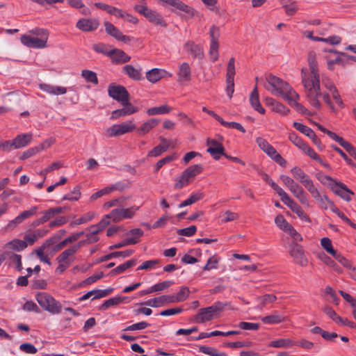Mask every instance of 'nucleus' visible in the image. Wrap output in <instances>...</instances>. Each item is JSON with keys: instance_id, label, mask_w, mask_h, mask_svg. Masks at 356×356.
<instances>
[{"instance_id": "nucleus-1", "label": "nucleus", "mask_w": 356, "mask_h": 356, "mask_svg": "<svg viewBox=\"0 0 356 356\" xmlns=\"http://www.w3.org/2000/svg\"><path fill=\"white\" fill-rule=\"evenodd\" d=\"M308 64L310 74H307L304 69L302 70L301 74L302 82L306 90L307 97L310 104L313 107L320 109L321 108V104L318 97L321 96L330 111L337 113V108L334 103L330 101L329 94L321 92L320 78L317 62L316 60V54L313 51L309 52L308 55Z\"/></svg>"}, {"instance_id": "nucleus-2", "label": "nucleus", "mask_w": 356, "mask_h": 356, "mask_svg": "<svg viewBox=\"0 0 356 356\" xmlns=\"http://www.w3.org/2000/svg\"><path fill=\"white\" fill-rule=\"evenodd\" d=\"M266 80L267 84L264 87L273 95L281 96L285 100L295 91L288 83L272 74L268 75Z\"/></svg>"}, {"instance_id": "nucleus-3", "label": "nucleus", "mask_w": 356, "mask_h": 356, "mask_svg": "<svg viewBox=\"0 0 356 356\" xmlns=\"http://www.w3.org/2000/svg\"><path fill=\"white\" fill-rule=\"evenodd\" d=\"M227 305V302L218 301L210 307L202 308L198 314L194 316V321L198 323L210 321L215 318L218 313L224 309Z\"/></svg>"}, {"instance_id": "nucleus-4", "label": "nucleus", "mask_w": 356, "mask_h": 356, "mask_svg": "<svg viewBox=\"0 0 356 356\" xmlns=\"http://www.w3.org/2000/svg\"><path fill=\"white\" fill-rule=\"evenodd\" d=\"M202 170L203 166L201 164L193 165L185 169L181 175L176 178L175 189L179 190L188 186L197 175L202 172Z\"/></svg>"}, {"instance_id": "nucleus-5", "label": "nucleus", "mask_w": 356, "mask_h": 356, "mask_svg": "<svg viewBox=\"0 0 356 356\" xmlns=\"http://www.w3.org/2000/svg\"><path fill=\"white\" fill-rule=\"evenodd\" d=\"M134 9L146 17L150 23L163 27L167 26V24L163 20L161 15L156 10L150 9L145 0H142V3L140 4L135 5Z\"/></svg>"}, {"instance_id": "nucleus-6", "label": "nucleus", "mask_w": 356, "mask_h": 356, "mask_svg": "<svg viewBox=\"0 0 356 356\" xmlns=\"http://www.w3.org/2000/svg\"><path fill=\"white\" fill-rule=\"evenodd\" d=\"M35 299L40 306L45 311L52 314L60 313L62 309L61 304L50 294L45 292L38 293L35 296Z\"/></svg>"}, {"instance_id": "nucleus-7", "label": "nucleus", "mask_w": 356, "mask_h": 356, "mask_svg": "<svg viewBox=\"0 0 356 356\" xmlns=\"http://www.w3.org/2000/svg\"><path fill=\"white\" fill-rule=\"evenodd\" d=\"M136 129L133 121H127L118 124H114L106 130L109 137H115L130 133Z\"/></svg>"}, {"instance_id": "nucleus-8", "label": "nucleus", "mask_w": 356, "mask_h": 356, "mask_svg": "<svg viewBox=\"0 0 356 356\" xmlns=\"http://www.w3.org/2000/svg\"><path fill=\"white\" fill-rule=\"evenodd\" d=\"M321 82L323 86L327 90V92H326L329 94L330 99L331 100L330 97L332 96V99L339 108H344L345 104L334 83L329 78L325 76H322Z\"/></svg>"}, {"instance_id": "nucleus-9", "label": "nucleus", "mask_w": 356, "mask_h": 356, "mask_svg": "<svg viewBox=\"0 0 356 356\" xmlns=\"http://www.w3.org/2000/svg\"><path fill=\"white\" fill-rule=\"evenodd\" d=\"M289 254L293 259L294 261L301 266H306L308 264V259L306 257L303 248L297 243H292L289 245Z\"/></svg>"}, {"instance_id": "nucleus-10", "label": "nucleus", "mask_w": 356, "mask_h": 356, "mask_svg": "<svg viewBox=\"0 0 356 356\" xmlns=\"http://www.w3.org/2000/svg\"><path fill=\"white\" fill-rule=\"evenodd\" d=\"M108 95L118 102L129 101V94L127 89L120 85H110L108 88Z\"/></svg>"}, {"instance_id": "nucleus-11", "label": "nucleus", "mask_w": 356, "mask_h": 356, "mask_svg": "<svg viewBox=\"0 0 356 356\" xmlns=\"http://www.w3.org/2000/svg\"><path fill=\"white\" fill-rule=\"evenodd\" d=\"M138 209V207H132L129 209H115L110 212V216L113 222H118L123 219L131 218Z\"/></svg>"}, {"instance_id": "nucleus-12", "label": "nucleus", "mask_w": 356, "mask_h": 356, "mask_svg": "<svg viewBox=\"0 0 356 356\" xmlns=\"http://www.w3.org/2000/svg\"><path fill=\"white\" fill-rule=\"evenodd\" d=\"M121 104L123 106V108L112 111L111 115V120H116L121 117L134 114L138 111V108L134 106L129 101L122 102Z\"/></svg>"}, {"instance_id": "nucleus-13", "label": "nucleus", "mask_w": 356, "mask_h": 356, "mask_svg": "<svg viewBox=\"0 0 356 356\" xmlns=\"http://www.w3.org/2000/svg\"><path fill=\"white\" fill-rule=\"evenodd\" d=\"M207 145L208 146L207 152H209L215 160H219L220 156H223L225 148L221 142L216 139L208 138Z\"/></svg>"}, {"instance_id": "nucleus-14", "label": "nucleus", "mask_w": 356, "mask_h": 356, "mask_svg": "<svg viewBox=\"0 0 356 356\" xmlns=\"http://www.w3.org/2000/svg\"><path fill=\"white\" fill-rule=\"evenodd\" d=\"M99 22L96 18H81L76 24V27L83 32H92L97 29Z\"/></svg>"}, {"instance_id": "nucleus-15", "label": "nucleus", "mask_w": 356, "mask_h": 356, "mask_svg": "<svg viewBox=\"0 0 356 356\" xmlns=\"http://www.w3.org/2000/svg\"><path fill=\"white\" fill-rule=\"evenodd\" d=\"M22 43L27 47L34 49H42L47 47V42L44 39H40L37 37L23 35L21 36Z\"/></svg>"}, {"instance_id": "nucleus-16", "label": "nucleus", "mask_w": 356, "mask_h": 356, "mask_svg": "<svg viewBox=\"0 0 356 356\" xmlns=\"http://www.w3.org/2000/svg\"><path fill=\"white\" fill-rule=\"evenodd\" d=\"M105 31L107 34L111 35L118 40L122 41L124 43H128L131 41L129 36L124 35L117 27L109 22H104Z\"/></svg>"}, {"instance_id": "nucleus-17", "label": "nucleus", "mask_w": 356, "mask_h": 356, "mask_svg": "<svg viewBox=\"0 0 356 356\" xmlns=\"http://www.w3.org/2000/svg\"><path fill=\"white\" fill-rule=\"evenodd\" d=\"M38 209V207L33 206L31 207L29 210L22 211L15 218L8 222L7 227L11 229L15 227L17 225L22 223L26 219L35 216L37 213Z\"/></svg>"}, {"instance_id": "nucleus-18", "label": "nucleus", "mask_w": 356, "mask_h": 356, "mask_svg": "<svg viewBox=\"0 0 356 356\" xmlns=\"http://www.w3.org/2000/svg\"><path fill=\"white\" fill-rule=\"evenodd\" d=\"M332 191L347 202L350 201L351 196L354 195V193L346 185L340 181L334 184V186H332Z\"/></svg>"}, {"instance_id": "nucleus-19", "label": "nucleus", "mask_w": 356, "mask_h": 356, "mask_svg": "<svg viewBox=\"0 0 356 356\" xmlns=\"http://www.w3.org/2000/svg\"><path fill=\"white\" fill-rule=\"evenodd\" d=\"M282 201L294 213H296L302 220H309L307 215L303 211L300 206H299L293 200H292L289 195H287Z\"/></svg>"}, {"instance_id": "nucleus-20", "label": "nucleus", "mask_w": 356, "mask_h": 356, "mask_svg": "<svg viewBox=\"0 0 356 356\" xmlns=\"http://www.w3.org/2000/svg\"><path fill=\"white\" fill-rule=\"evenodd\" d=\"M170 295H163L157 298H152L145 302H141L140 305H146L152 307H160L167 304L172 303Z\"/></svg>"}, {"instance_id": "nucleus-21", "label": "nucleus", "mask_w": 356, "mask_h": 356, "mask_svg": "<svg viewBox=\"0 0 356 356\" xmlns=\"http://www.w3.org/2000/svg\"><path fill=\"white\" fill-rule=\"evenodd\" d=\"M125 188V185L123 183L121 182H117L113 185H111L109 186L105 187L102 188V190L95 193L92 195L90 197L91 200H95L99 197H101L102 196L108 194L113 191H123Z\"/></svg>"}, {"instance_id": "nucleus-22", "label": "nucleus", "mask_w": 356, "mask_h": 356, "mask_svg": "<svg viewBox=\"0 0 356 356\" xmlns=\"http://www.w3.org/2000/svg\"><path fill=\"white\" fill-rule=\"evenodd\" d=\"M184 49L194 58H202L204 51L201 46L196 44L193 41H187L184 44Z\"/></svg>"}, {"instance_id": "nucleus-23", "label": "nucleus", "mask_w": 356, "mask_h": 356, "mask_svg": "<svg viewBox=\"0 0 356 356\" xmlns=\"http://www.w3.org/2000/svg\"><path fill=\"white\" fill-rule=\"evenodd\" d=\"M179 82L188 81L191 79V69L188 63H181L177 72Z\"/></svg>"}, {"instance_id": "nucleus-24", "label": "nucleus", "mask_w": 356, "mask_h": 356, "mask_svg": "<svg viewBox=\"0 0 356 356\" xmlns=\"http://www.w3.org/2000/svg\"><path fill=\"white\" fill-rule=\"evenodd\" d=\"M38 87L41 90L52 95H64L67 92V88L63 86H53L47 83H40Z\"/></svg>"}, {"instance_id": "nucleus-25", "label": "nucleus", "mask_w": 356, "mask_h": 356, "mask_svg": "<svg viewBox=\"0 0 356 356\" xmlns=\"http://www.w3.org/2000/svg\"><path fill=\"white\" fill-rule=\"evenodd\" d=\"M293 178L298 181L305 187L312 180L300 168L295 166L291 170Z\"/></svg>"}, {"instance_id": "nucleus-26", "label": "nucleus", "mask_w": 356, "mask_h": 356, "mask_svg": "<svg viewBox=\"0 0 356 356\" xmlns=\"http://www.w3.org/2000/svg\"><path fill=\"white\" fill-rule=\"evenodd\" d=\"M293 196L298 200L300 203L305 207H309V197L306 192L301 186L298 184L295 188L291 191Z\"/></svg>"}, {"instance_id": "nucleus-27", "label": "nucleus", "mask_w": 356, "mask_h": 356, "mask_svg": "<svg viewBox=\"0 0 356 356\" xmlns=\"http://www.w3.org/2000/svg\"><path fill=\"white\" fill-rule=\"evenodd\" d=\"M250 103L252 107L261 114L265 113V109L261 106L259 102V96L257 90V86L256 85L252 90L250 96Z\"/></svg>"}, {"instance_id": "nucleus-28", "label": "nucleus", "mask_w": 356, "mask_h": 356, "mask_svg": "<svg viewBox=\"0 0 356 356\" xmlns=\"http://www.w3.org/2000/svg\"><path fill=\"white\" fill-rule=\"evenodd\" d=\"M159 140H161V144L157 145L151 151H149L147 154L148 156L157 157L160 156L163 152H165L168 150L170 146L168 140L163 137H160Z\"/></svg>"}, {"instance_id": "nucleus-29", "label": "nucleus", "mask_w": 356, "mask_h": 356, "mask_svg": "<svg viewBox=\"0 0 356 356\" xmlns=\"http://www.w3.org/2000/svg\"><path fill=\"white\" fill-rule=\"evenodd\" d=\"M159 120L152 118L148 121L143 123L141 126L138 129H137V133L140 136H144L148 134L152 129L155 128L159 124Z\"/></svg>"}, {"instance_id": "nucleus-30", "label": "nucleus", "mask_w": 356, "mask_h": 356, "mask_svg": "<svg viewBox=\"0 0 356 356\" xmlns=\"http://www.w3.org/2000/svg\"><path fill=\"white\" fill-rule=\"evenodd\" d=\"M299 99V95L296 91H294L292 93H291V95L289 97L286 101L289 103V104L291 106L295 108L298 112L305 114L306 113L307 110L302 104L298 102Z\"/></svg>"}, {"instance_id": "nucleus-31", "label": "nucleus", "mask_w": 356, "mask_h": 356, "mask_svg": "<svg viewBox=\"0 0 356 356\" xmlns=\"http://www.w3.org/2000/svg\"><path fill=\"white\" fill-rule=\"evenodd\" d=\"M123 72L131 79L139 81L143 79L141 69L135 68L133 65H125L123 67Z\"/></svg>"}, {"instance_id": "nucleus-32", "label": "nucleus", "mask_w": 356, "mask_h": 356, "mask_svg": "<svg viewBox=\"0 0 356 356\" xmlns=\"http://www.w3.org/2000/svg\"><path fill=\"white\" fill-rule=\"evenodd\" d=\"M166 72L163 70L154 68L146 73V79L151 83H156L163 77Z\"/></svg>"}, {"instance_id": "nucleus-33", "label": "nucleus", "mask_w": 356, "mask_h": 356, "mask_svg": "<svg viewBox=\"0 0 356 356\" xmlns=\"http://www.w3.org/2000/svg\"><path fill=\"white\" fill-rule=\"evenodd\" d=\"M76 253V252L75 250H74L71 246L60 253L57 257L56 260L62 261L63 262L67 263L70 265L74 260V255Z\"/></svg>"}, {"instance_id": "nucleus-34", "label": "nucleus", "mask_w": 356, "mask_h": 356, "mask_svg": "<svg viewBox=\"0 0 356 356\" xmlns=\"http://www.w3.org/2000/svg\"><path fill=\"white\" fill-rule=\"evenodd\" d=\"M296 345V343L294 342L289 338H282L277 340L272 341L269 343L270 347L274 348H289Z\"/></svg>"}, {"instance_id": "nucleus-35", "label": "nucleus", "mask_w": 356, "mask_h": 356, "mask_svg": "<svg viewBox=\"0 0 356 356\" xmlns=\"http://www.w3.org/2000/svg\"><path fill=\"white\" fill-rule=\"evenodd\" d=\"M32 135L31 134H25L18 135L14 140L15 149H19L26 146L31 140Z\"/></svg>"}, {"instance_id": "nucleus-36", "label": "nucleus", "mask_w": 356, "mask_h": 356, "mask_svg": "<svg viewBox=\"0 0 356 356\" xmlns=\"http://www.w3.org/2000/svg\"><path fill=\"white\" fill-rule=\"evenodd\" d=\"M143 231L140 228L133 229L127 234V243L130 245L136 244L139 242V238L143 235Z\"/></svg>"}, {"instance_id": "nucleus-37", "label": "nucleus", "mask_w": 356, "mask_h": 356, "mask_svg": "<svg viewBox=\"0 0 356 356\" xmlns=\"http://www.w3.org/2000/svg\"><path fill=\"white\" fill-rule=\"evenodd\" d=\"M257 143L259 147L266 152L270 158L273 156L277 152L276 149L270 145L266 140L259 138L257 140Z\"/></svg>"}, {"instance_id": "nucleus-38", "label": "nucleus", "mask_w": 356, "mask_h": 356, "mask_svg": "<svg viewBox=\"0 0 356 356\" xmlns=\"http://www.w3.org/2000/svg\"><path fill=\"white\" fill-rule=\"evenodd\" d=\"M190 293V290L187 286H181L179 291L176 295H170L172 302H181L186 300Z\"/></svg>"}, {"instance_id": "nucleus-39", "label": "nucleus", "mask_w": 356, "mask_h": 356, "mask_svg": "<svg viewBox=\"0 0 356 356\" xmlns=\"http://www.w3.org/2000/svg\"><path fill=\"white\" fill-rule=\"evenodd\" d=\"M84 235V232L81 231L77 233H74L68 237L65 238L61 242H60L55 248L56 250H59L69 243L77 241L79 238Z\"/></svg>"}, {"instance_id": "nucleus-40", "label": "nucleus", "mask_w": 356, "mask_h": 356, "mask_svg": "<svg viewBox=\"0 0 356 356\" xmlns=\"http://www.w3.org/2000/svg\"><path fill=\"white\" fill-rule=\"evenodd\" d=\"M285 321V317L275 312L273 314L264 316L261 318V321L266 324H278Z\"/></svg>"}, {"instance_id": "nucleus-41", "label": "nucleus", "mask_w": 356, "mask_h": 356, "mask_svg": "<svg viewBox=\"0 0 356 356\" xmlns=\"http://www.w3.org/2000/svg\"><path fill=\"white\" fill-rule=\"evenodd\" d=\"M137 262L136 259H131L129 261H127L125 263L119 265L115 268L113 269L110 273L109 275L111 276L120 274L123 272H124L127 269L134 266L136 265Z\"/></svg>"}, {"instance_id": "nucleus-42", "label": "nucleus", "mask_w": 356, "mask_h": 356, "mask_svg": "<svg viewBox=\"0 0 356 356\" xmlns=\"http://www.w3.org/2000/svg\"><path fill=\"white\" fill-rule=\"evenodd\" d=\"M6 248H8L15 251H22L26 248V242L23 240L15 238L5 245Z\"/></svg>"}, {"instance_id": "nucleus-43", "label": "nucleus", "mask_w": 356, "mask_h": 356, "mask_svg": "<svg viewBox=\"0 0 356 356\" xmlns=\"http://www.w3.org/2000/svg\"><path fill=\"white\" fill-rule=\"evenodd\" d=\"M172 108L169 106L164 104L158 107H152L147 110V114L149 116L163 115L170 113Z\"/></svg>"}, {"instance_id": "nucleus-44", "label": "nucleus", "mask_w": 356, "mask_h": 356, "mask_svg": "<svg viewBox=\"0 0 356 356\" xmlns=\"http://www.w3.org/2000/svg\"><path fill=\"white\" fill-rule=\"evenodd\" d=\"M204 197V193L201 192L194 193L191 196L179 204V208L191 205Z\"/></svg>"}, {"instance_id": "nucleus-45", "label": "nucleus", "mask_w": 356, "mask_h": 356, "mask_svg": "<svg viewBox=\"0 0 356 356\" xmlns=\"http://www.w3.org/2000/svg\"><path fill=\"white\" fill-rule=\"evenodd\" d=\"M51 244V241H47L46 243L43 244V245H42L40 248L35 250L36 255L38 257L40 260L42 262L47 264L48 265H51V261L48 257L44 254V250L46 248V247L50 245Z\"/></svg>"}, {"instance_id": "nucleus-46", "label": "nucleus", "mask_w": 356, "mask_h": 356, "mask_svg": "<svg viewBox=\"0 0 356 356\" xmlns=\"http://www.w3.org/2000/svg\"><path fill=\"white\" fill-rule=\"evenodd\" d=\"M199 350L202 353L211 356H227V355L225 353L219 352L216 348L207 346H200Z\"/></svg>"}, {"instance_id": "nucleus-47", "label": "nucleus", "mask_w": 356, "mask_h": 356, "mask_svg": "<svg viewBox=\"0 0 356 356\" xmlns=\"http://www.w3.org/2000/svg\"><path fill=\"white\" fill-rule=\"evenodd\" d=\"M115 55V61L120 63H127L130 60L131 57L128 56L122 50L113 49V56Z\"/></svg>"}, {"instance_id": "nucleus-48", "label": "nucleus", "mask_w": 356, "mask_h": 356, "mask_svg": "<svg viewBox=\"0 0 356 356\" xmlns=\"http://www.w3.org/2000/svg\"><path fill=\"white\" fill-rule=\"evenodd\" d=\"M124 299L125 298L122 297H114L109 298L100 306V309L106 310L111 306L118 305L120 303L122 302Z\"/></svg>"}, {"instance_id": "nucleus-49", "label": "nucleus", "mask_w": 356, "mask_h": 356, "mask_svg": "<svg viewBox=\"0 0 356 356\" xmlns=\"http://www.w3.org/2000/svg\"><path fill=\"white\" fill-rule=\"evenodd\" d=\"M7 255L10 261L15 265V268L17 271L21 272L23 269L22 264V256L15 253H7Z\"/></svg>"}, {"instance_id": "nucleus-50", "label": "nucleus", "mask_w": 356, "mask_h": 356, "mask_svg": "<svg viewBox=\"0 0 356 356\" xmlns=\"http://www.w3.org/2000/svg\"><path fill=\"white\" fill-rule=\"evenodd\" d=\"M95 216V213L94 212H88L87 213L82 216L81 218L75 220L74 221L70 223V226H76L81 224L86 223L90 220H92Z\"/></svg>"}, {"instance_id": "nucleus-51", "label": "nucleus", "mask_w": 356, "mask_h": 356, "mask_svg": "<svg viewBox=\"0 0 356 356\" xmlns=\"http://www.w3.org/2000/svg\"><path fill=\"white\" fill-rule=\"evenodd\" d=\"M316 178L318 180L324 185H327L332 189V186L334 184L337 183V181L333 179L331 177L326 175L322 172L316 174Z\"/></svg>"}, {"instance_id": "nucleus-52", "label": "nucleus", "mask_w": 356, "mask_h": 356, "mask_svg": "<svg viewBox=\"0 0 356 356\" xmlns=\"http://www.w3.org/2000/svg\"><path fill=\"white\" fill-rule=\"evenodd\" d=\"M321 245L323 248L332 256H334L337 253V251L333 248L332 241L329 238H322L321 239Z\"/></svg>"}, {"instance_id": "nucleus-53", "label": "nucleus", "mask_w": 356, "mask_h": 356, "mask_svg": "<svg viewBox=\"0 0 356 356\" xmlns=\"http://www.w3.org/2000/svg\"><path fill=\"white\" fill-rule=\"evenodd\" d=\"M276 225L284 232H286L292 225H290L282 215H278L275 219Z\"/></svg>"}, {"instance_id": "nucleus-54", "label": "nucleus", "mask_w": 356, "mask_h": 356, "mask_svg": "<svg viewBox=\"0 0 356 356\" xmlns=\"http://www.w3.org/2000/svg\"><path fill=\"white\" fill-rule=\"evenodd\" d=\"M305 188L308 191L315 200H321V195L318 189L314 184L313 181L307 184Z\"/></svg>"}, {"instance_id": "nucleus-55", "label": "nucleus", "mask_w": 356, "mask_h": 356, "mask_svg": "<svg viewBox=\"0 0 356 356\" xmlns=\"http://www.w3.org/2000/svg\"><path fill=\"white\" fill-rule=\"evenodd\" d=\"M293 127L298 130L300 132H301L302 134H305V136H308L309 138L311 137V136H314V131L310 129L309 127H308L307 126L303 124H301V123H299V122H293Z\"/></svg>"}, {"instance_id": "nucleus-56", "label": "nucleus", "mask_w": 356, "mask_h": 356, "mask_svg": "<svg viewBox=\"0 0 356 356\" xmlns=\"http://www.w3.org/2000/svg\"><path fill=\"white\" fill-rule=\"evenodd\" d=\"M92 49L97 53H101L108 56H113V49H109L108 46L104 44H95L92 46Z\"/></svg>"}, {"instance_id": "nucleus-57", "label": "nucleus", "mask_w": 356, "mask_h": 356, "mask_svg": "<svg viewBox=\"0 0 356 356\" xmlns=\"http://www.w3.org/2000/svg\"><path fill=\"white\" fill-rule=\"evenodd\" d=\"M90 232L86 234V242L88 244L96 243L99 241L97 234L100 232L97 228L92 229V225L88 228Z\"/></svg>"}, {"instance_id": "nucleus-58", "label": "nucleus", "mask_w": 356, "mask_h": 356, "mask_svg": "<svg viewBox=\"0 0 356 356\" xmlns=\"http://www.w3.org/2000/svg\"><path fill=\"white\" fill-rule=\"evenodd\" d=\"M174 284L173 281L171 280H165L162 282L157 283L152 286V289L153 293L162 291L166 289H168Z\"/></svg>"}, {"instance_id": "nucleus-59", "label": "nucleus", "mask_w": 356, "mask_h": 356, "mask_svg": "<svg viewBox=\"0 0 356 356\" xmlns=\"http://www.w3.org/2000/svg\"><path fill=\"white\" fill-rule=\"evenodd\" d=\"M235 74V59L231 58L227 66L226 79H234Z\"/></svg>"}, {"instance_id": "nucleus-60", "label": "nucleus", "mask_w": 356, "mask_h": 356, "mask_svg": "<svg viewBox=\"0 0 356 356\" xmlns=\"http://www.w3.org/2000/svg\"><path fill=\"white\" fill-rule=\"evenodd\" d=\"M81 197V192H80V187L79 186L74 187L73 191L66 194L63 196V200H70V201H76L78 200Z\"/></svg>"}, {"instance_id": "nucleus-61", "label": "nucleus", "mask_w": 356, "mask_h": 356, "mask_svg": "<svg viewBox=\"0 0 356 356\" xmlns=\"http://www.w3.org/2000/svg\"><path fill=\"white\" fill-rule=\"evenodd\" d=\"M333 257L344 267H346L350 270H352L353 271L355 270V268L353 266L351 262L350 261H348L347 259H346L341 254L337 252Z\"/></svg>"}, {"instance_id": "nucleus-62", "label": "nucleus", "mask_w": 356, "mask_h": 356, "mask_svg": "<svg viewBox=\"0 0 356 356\" xmlns=\"http://www.w3.org/2000/svg\"><path fill=\"white\" fill-rule=\"evenodd\" d=\"M331 211L336 213L343 221L349 224L350 227L356 229V224L353 223L348 217H346L343 212L335 207L334 204L331 207Z\"/></svg>"}, {"instance_id": "nucleus-63", "label": "nucleus", "mask_w": 356, "mask_h": 356, "mask_svg": "<svg viewBox=\"0 0 356 356\" xmlns=\"http://www.w3.org/2000/svg\"><path fill=\"white\" fill-rule=\"evenodd\" d=\"M81 75L88 82L95 84L98 83L97 74L92 71L84 70L81 72Z\"/></svg>"}, {"instance_id": "nucleus-64", "label": "nucleus", "mask_w": 356, "mask_h": 356, "mask_svg": "<svg viewBox=\"0 0 356 356\" xmlns=\"http://www.w3.org/2000/svg\"><path fill=\"white\" fill-rule=\"evenodd\" d=\"M280 179L290 191L298 184L293 179L285 175H282Z\"/></svg>"}]
</instances>
